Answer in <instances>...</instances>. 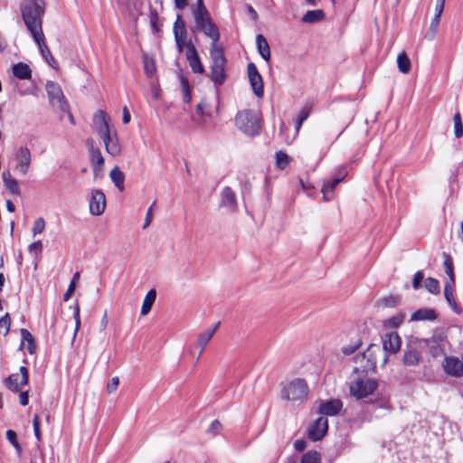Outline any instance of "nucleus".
Segmentation results:
<instances>
[{"label": "nucleus", "mask_w": 463, "mask_h": 463, "mask_svg": "<svg viewBox=\"0 0 463 463\" xmlns=\"http://www.w3.org/2000/svg\"><path fill=\"white\" fill-rule=\"evenodd\" d=\"M44 0H27L22 6V15L27 29H42Z\"/></svg>", "instance_id": "1"}, {"label": "nucleus", "mask_w": 463, "mask_h": 463, "mask_svg": "<svg viewBox=\"0 0 463 463\" xmlns=\"http://www.w3.org/2000/svg\"><path fill=\"white\" fill-rule=\"evenodd\" d=\"M235 125L247 136H258L260 131V113L252 109L239 111L235 117Z\"/></svg>", "instance_id": "2"}, {"label": "nucleus", "mask_w": 463, "mask_h": 463, "mask_svg": "<svg viewBox=\"0 0 463 463\" xmlns=\"http://www.w3.org/2000/svg\"><path fill=\"white\" fill-rule=\"evenodd\" d=\"M428 347V343L420 338L410 340L404 349L402 354V364L406 367H415L420 365L423 360V353Z\"/></svg>", "instance_id": "3"}, {"label": "nucleus", "mask_w": 463, "mask_h": 463, "mask_svg": "<svg viewBox=\"0 0 463 463\" xmlns=\"http://www.w3.org/2000/svg\"><path fill=\"white\" fill-rule=\"evenodd\" d=\"M380 352L377 345L371 344L362 354L354 357V373L366 375L368 373H374L376 369V353Z\"/></svg>", "instance_id": "4"}, {"label": "nucleus", "mask_w": 463, "mask_h": 463, "mask_svg": "<svg viewBox=\"0 0 463 463\" xmlns=\"http://www.w3.org/2000/svg\"><path fill=\"white\" fill-rule=\"evenodd\" d=\"M211 79L215 85H222L226 80V63L227 60L224 56L222 47L214 46L211 49Z\"/></svg>", "instance_id": "5"}, {"label": "nucleus", "mask_w": 463, "mask_h": 463, "mask_svg": "<svg viewBox=\"0 0 463 463\" xmlns=\"http://www.w3.org/2000/svg\"><path fill=\"white\" fill-rule=\"evenodd\" d=\"M308 394V385L304 379L297 378L287 383L282 391L281 396L287 401H303Z\"/></svg>", "instance_id": "6"}, {"label": "nucleus", "mask_w": 463, "mask_h": 463, "mask_svg": "<svg viewBox=\"0 0 463 463\" xmlns=\"http://www.w3.org/2000/svg\"><path fill=\"white\" fill-rule=\"evenodd\" d=\"M377 387V381L371 378H357L349 383L350 394L357 400L364 399L373 394Z\"/></svg>", "instance_id": "7"}, {"label": "nucleus", "mask_w": 463, "mask_h": 463, "mask_svg": "<svg viewBox=\"0 0 463 463\" xmlns=\"http://www.w3.org/2000/svg\"><path fill=\"white\" fill-rule=\"evenodd\" d=\"M45 88L50 102L52 105H56L61 111H67L69 109V105L60 85L54 81L49 80L47 81Z\"/></svg>", "instance_id": "8"}, {"label": "nucleus", "mask_w": 463, "mask_h": 463, "mask_svg": "<svg viewBox=\"0 0 463 463\" xmlns=\"http://www.w3.org/2000/svg\"><path fill=\"white\" fill-rule=\"evenodd\" d=\"M383 349L384 351L383 364L388 361V354H396L401 349L402 339L398 333H386L382 336Z\"/></svg>", "instance_id": "9"}, {"label": "nucleus", "mask_w": 463, "mask_h": 463, "mask_svg": "<svg viewBox=\"0 0 463 463\" xmlns=\"http://www.w3.org/2000/svg\"><path fill=\"white\" fill-rule=\"evenodd\" d=\"M15 170L25 175L32 163V154L27 146H20L14 153Z\"/></svg>", "instance_id": "10"}, {"label": "nucleus", "mask_w": 463, "mask_h": 463, "mask_svg": "<svg viewBox=\"0 0 463 463\" xmlns=\"http://www.w3.org/2000/svg\"><path fill=\"white\" fill-rule=\"evenodd\" d=\"M21 381L18 383V374L12 373L4 380L5 386L13 392H18L20 389L28 384L29 371L25 366H21L20 369Z\"/></svg>", "instance_id": "11"}, {"label": "nucleus", "mask_w": 463, "mask_h": 463, "mask_svg": "<svg viewBox=\"0 0 463 463\" xmlns=\"http://www.w3.org/2000/svg\"><path fill=\"white\" fill-rule=\"evenodd\" d=\"M32 36L38 45L40 52L43 58L46 61V62L52 66V68H56L57 62L53 56L52 55L47 44L45 43V37L43 31H30Z\"/></svg>", "instance_id": "12"}, {"label": "nucleus", "mask_w": 463, "mask_h": 463, "mask_svg": "<svg viewBox=\"0 0 463 463\" xmlns=\"http://www.w3.org/2000/svg\"><path fill=\"white\" fill-rule=\"evenodd\" d=\"M347 172L345 167L336 170L335 176L323 184L321 192L325 201H330L334 196L335 188L345 179Z\"/></svg>", "instance_id": "13"}, {"label": "nucleus", "mask_w": 463, "mask_h": 463, "mask_svg": "<svg viewBox=\"0 0 463 463\" xmlns=\"http://www.w3.org/2000/svg\"><path fill=\"white\" fill-rule=\"evenodd\" d=\"M248 78L254 94L261 98L264 93L263 80L260 74L257 66L253 62H250L247 66Z\"/></svg>", "instance_id": "14"}, {"label": "nucleus", "mask_w": 463, "mask_h": 463, "mask_svg": "<svg viewBox=\"0 0 463 463\" xmlns=\"http://www.w3.org/2000/svg\"><path fill=\"white\" fill-rule=\"evenodd\" d=\"M328 420L325 417L317 419L307 430V437L312 441L320 440L327 432Z\"/></svg>", "instance_id": "15"}, {"label": "nucleus", "mask_w": 463, "mask_h": 463, "mask_svg": "<svg viewBox=\"0 0 463 463\" xmlns=\"http://www.w3.org/2000/svg\"><path fill=\"white\" fill-rule=\"evenodd\" d=\"M442 367L449 376L458 378L463 375V361L458 357L445 355Z\"/></svg>", "instance_id": "16"}, {"label": "nucleus", "mask_w": 463, "mask_h": 463, "mask_svg": "<svg viewBox=\"0 0 463 463\" xmlns=\"http://www.w3.org/2000/svg\"><path fill=\"white\" fill-rule=\"evenodd\" d=\"M106 197L101 190H93L90 200V212L92 215L99 216L104 213Z\"/></svg>", "instance_id": "17"}, {"label": "nucleus", "mask_w": 463, "mask_h": 463, "mask_svg": "<svg viewBox=\"0 0 463 463\" xmlns=\"http://www.w3.org/2000/svg\"><path fill=\"white\" fill-rule=\"evenodd\" d=\"M194 17L197 29H215L210 17V14L204 5L196 6L194 10Z\"/></svg>", "instance_id": "18"}, {"label": "nucleus", "mask_w": 463, "mask_h": 463, "mask_svg": "<svg viewBox=\"0 0 463 463\" xmlns=\"http://www.w3.org/2000/svg\"><path fill=\"white\" fill-rule=\"evenodd\" d=\"M100 137L104 142L107 153H109L112 156H117L120 154L121 147L118 142L117 132L115 130H110L106 134L100 136Z\"/></svg>", "instance_id": "19"}, {"label": "nucleus", "mask_w": 463, "mask_h": 463, "mask_svg": "<svg viewBox=\"0 0 463 463\" xmlns=\"http://www.w3.org/2000/svg\"><path fill=\"white\" fill-rule=\"evenodd\" d=\"M343 408V402L339 399L323 401L319 404L318 413L325 416H335Z\"/></svg>", "instance_id": "20"}, {"label": "nucleus", "mask_w": 463, "mask_h": 463, "mask_svg": "<svg viewBox=\"0 0 463 463\" xmlns=\"http://www.w3.org/2000/svg\"><path fill=\"white\" fill-rule=\"evenodd\" d=\"M92 128L99 137L111 130L103 110H98L93 115Z\"/></svg>", "instance_id": "21"}, {"label": "nucleus", "mask_w": 463, "mask_h": 463, "mask_svg": "<svg viewBox=\"0 0 463 463\" xmlns=\"http://www.w3.org/2000/svg\"><path fill=\"white\" fill-rule=\"evenodd\" d=\"M219 326H220V322H217L212 327L208 328L207 330H205L204 332L201 333L198 335V338H197V341H196V344H195V345L197 347H199V353H198V355L196 356V359H195L196 362L200 359V357H201V355H202L205 346L207 345L209 341L212 339V337L215 334V332H216L217 328L219 327Z\"/></svg>", "instance_id": "22"}, {"label": "nucleus", "mask_w": 463, "mask_h": 463, "mask_svg": "<svg viewBox=\"0 0 463 463\" xmlns=\"http://www.w3.org/2000/svg\"><path fill=\"white\" fill-rule=\"evenodd\" d=\"M185 57L189 62V66L194 73H203L204 71L203 66L194 44H191L188 50L185 51Z\"/></svg>", "instance_id": "23"}, {"label": "nucleus", "mask_w": 463, "mask_h": 463, "mask_svg": "<svg viewBox=\"0 0 463 463\" xmlns=\"http://www.w3.org/2000/svg\"><path fill=\"white\" fill-rule=\"evenodd\" d=\"M13 74L19 80H30L32 78V71L28 64L17 62L12 67Z\"/></svg>", "instance_id": "24"}, {"label": "nucleus", "mask_w": 463, "mask_h": 463, "mask_svg": "<svg viewBox=\"0 0 463 463\" xmlns=\"http://www.w3.org/2000/svg\"><path fill=\"white\" fill-rule=\"evenodd\" d=\"M437 318V313L432 308H420L416 310L411 317L412 321L429 320L433 321Z\"/></svg>", "instance_id": "25"}, {"label": "nucleus", "mask_w": 463, "mask_h": 463, "mask_svg": "<svg viewBox=\"0 0 463 463\" xmlns=\"http://www.w3.org/2000/svg\"><path fill=\"white\" fill-rule=\"evenodd\" d=\"M221 195V204L222 206L228 207L231 210H234L236 208V195L231 187H224Z\"/></svg>", "instance_id": "26"}, {"label": "nucleus", "mask_w": 463, "mask_h": 463, "mask_svg": "<svg viewBox=\"0 0 463 463\" xmlns=\"http://www.w3.org/2000/svg\"><path fill=\"white\" fill-rule=\"evenodd\" d=\"M176 47L179 52H182L184 49L188 50L192 43V40L187 38V31H174Z\"/></svg>", "instance_id": "27"}, {"label": "nucleus", "mask_w": 463, "mask_h": 463, "mask_svg": "<svg viewBox=\"0 0 463 463\" xmlns=\"http://www.w3.org/2000/svg\"><path fill=\"white\" fill-rule=\"evenodd\" d=\"M256 44L260 55L266 61L270 60V49L266 38L262 34L256 36Z\"/></svg>", "instance_id": "28"}, {"label": "nucleus", "mask_w": 463, "mask_h": 463, "mask_svg": "<svg viewBox=\"0 0 463 463\" xmlns=\"http://www.w3.org/2000/svg\"><path fill=\"white\" fill-rule=\"evenodd\" d=\"M5 188L14 195H20L21 191L18 181L13 178L9 172H4L2 175Z\"/></svg>", "instance_id": "29"}, {"label": "nucleus", "mask_w": 463, "mask_h": 463, "mask_svg": "<svg viewBox=\"0 0 463 463\" xmlns=\"http://www.w3.org/2000/svg\"><path fill=\"white\" fill-rule=\"evenodd\" d=\"M156 291L155 288H152L146 293V295L143 300L142 307H141V315L142 316H146L151 311V308L156 301Z\"/></svg>", "instance_id": "30"}, {"label": "nucleus", "mask_w": 463, "mask_h": 463, "mask_svg": "<svg viewBox=\"0 0 463 463\" xmlns=\"http://www.w3.org/2000/svg\"><path fill=\"white\" fill-rule=\"evenodd\" d=\"M21 336H22V342L20 345V348L23 347L24 343L27 342V351L30 354H33L36 351V345L34 343V338L33 335L25 328L21 329Z\"/></svg>", "instance_id": "31"}, {"label": "nucleus", "mask_w": 463, "mask_h": 463, "mask_svg": "<svg viewBox=\"0 0 463 463\" xmlns=\"http://www.w3.org/2000/svg\"><path fill=\"white\" fill-rule=\"evenodd\" d=\"M109 176L115 186L122 192L124 190L125 175L118 166H115L109 173Z\"/></svg>", "instance_id": "32"}, {"label": "nucleus", "mask_w": 463, "mask_h": 463, "mask_svg": "<svg viewBox=\"0 0 463 463\" xmlns=\"http://www.w3.org/2000/svg\"><path fill=\"white\" fill-rule=\"evenodd\" d=\"M144 71L148 78H153L156 71L155 59L147 53L143 54Z\"/></svg>", "instance_id": "33"}, {"label": "nucleus", "mask_w": 463, "mask_h": 463, "mask_svg": "<svg viewBox=\"0 0 463 463\" xmlns=\"http://www.w3.org/2000/svg\"><path fill=\"white\" fill-rule=\"evenodd\" d=\"M178 78L183 91V100L184 103H190L192 100V96L190 91L189 81L182 72L178 73Z\"/></svg>", "instance_id": "34"}, {"label": "nucleus", "mask_w": 463, "mask_h": 463, "mask_svg": "<svg viewBox=\"0 0 463 463\" xmlns=\"http://www.w3.org/2000/svg\"><path fill=\"white\" fill-rule=\"evenodd\" d=\"M445 0H436L435 14L430 22V29H436L439 24L440 16L443 13Z\"/></svg>", "instance_id": "35"}, {"label": "nucleus", "mask_w": 463, "mask_h": 463, "mask_svg": "<svg viewBox=\"0 0 463 463\" xmlns=\"http://www.w3.org/2000/svg\"><path fill=\"white\" fill-rule=\"evenodd\" d=\"M398 69L402 73H408L411 70V61L405 52H401L397 57Z\"/></svg>", "instance_id": "36"}, {"label": "nucleus", "mask_w": 463, "mask_h": 463, "mask_svg": "<svg viewBox=\"0 0 463 463\" xmlns=\"http://www.w3.org/2000/svg\"><path fill=\"white\" fill-rule=\"evenodd\" d=\"M90 161L93 169H96V166H100L104 164V157L99 147H90Z\"/></svg>", "instance_id": "37"}, {"label": "nucleus", "mask_w": 463, "mask_h": 463, "mask_svg": "<svg viewBox=\"0 0 463 463\" xmlns=\"http://www.w3.org/2000/svg\"><path fill=\"white\" fill-rule=\"evenodd\" d=\"M443 257H444V269H445V272L446 274L448 275L449 277V282L451 283H455V275H454V268H453V261H452V259L451 257L447 254V253H443Z\"/></svg>", "instance_id": "38"}, {"label": "nucleus", "mask_w": 463, "mask_h": 463, "mask_svg": "<svg viewBox=\"0 0 463 463\" xmlns=\"http://www.w3.org/2000/svg\"><path fill=\"white\" fill-rule=\"evenodd\" d=\"M300 463H321V455L316 450H309L303 454Z\"/></svg>", "instance_id": "39"}, {"label": "nucleus", "mask_w": 463, "mask_h": 463, "mask_svg": "<svg viewBox=\"0 0 463 463\" xmlns=\"http://www.w3.org/2000/svg\"><path fill=\"white\" fill-rule=\"evenodd\" d=\"M324 13L322 10L307 11L302 17V21L305 23H314L322 20Z\"/></svg>", "instance_id": "40"}, {"label": "nucleus", "mask_w": 463, "mask_h": 463, "mask_svg": "<svg viewBox=\"0 0 463 463\" xmlns=\"http://www.w3.org/2000/svg\"><path fill=\"white\" fill-rule=\"evenodd\" d=\"M290 162V157L283 151L279 150L276 153V165L279 169L284 170Z\"/></svg>", "instance_id": "41"}, {"label": "nucleus", "mask_w": 463, "mask_h": 463, "mask_svg": "<svg viewBox=\"0 0 463 463\" xmlns=\"http://www.w3.org/2000/svg\"><path fill=\"white\" fill-rule=\"evenodd\" d=\"M425 288L433 295H438L440 291L439 281L434 278H428L424 283Z\"/></svg>", "instance_id": "42"}, {"label": "nucleus", "mask_w": 463, "mask_h": 463, "mask_svg": "<svg viewBox=\"0 0 463 463\" xmlns=\"http://www.w3.org/2000/svg\"><path fill=\"white\" fill-rule=\"evenodd\" d=\"M454 135L457 138L463 137V124L459 112H456L453 117Z\"/></svg>", "instance_id": "43"}, {"label": "nucleus", "mask_w": 463, "mask_h": 463, "mask_svg": "<svg viewBox=\"0 0 463 463\" xmlns=\"http://www.w3.org/2000/svg\"><path fill=\"white\" fill-rule=\"evenodd\" d=\"M430 350V354L433 358H438L442 355L445 356V349L443 345L428 343V347Z\"/></svg>", "instance_id": "44"}, {"label": "nucleus", "mask_w": 463, "mask_h": 463, "mask_svg": "<svg viewBox=\"0 0 463 463\" xmlns=\"http://www.w3.org/2000/svg\"><path fill=\"white\" fill-rule=\"evenodd\" d=\"M6 439L9 440V442L15 448L17 452L20 454L22 451V448L18 442L16 432L12 430H8L6 431Z\"/></svg>", "instance_id": "45"}, {"label": "nucleus", "mask_w": 463, "mask_h": 463, "mask_svg": "<svg viewBox=\"0 0 463 463\" xmlns=\"http://www.w3.org/2000/svg\"><path fill=\"white\" fill-rule=\"evenodd\" d=\"M404 316L402 314L393 316L385 321V325L393 328L399 327L403 322Z\"/></svg>", "instance_id": "46"}, {"label": "nucleus", "mask_w": 463, "mask_h": 463, "mask_svg": "<svg viewBox=\"0 0 463 463\" xmlns=\"http://www.w3.org/2000/svg\"><path fill=\"white\" fill-rule=\"evenodd\" d=\"M44 228L45 221L43 218L40 217L34 221L32 232L35 236L36 234L42 233L44 231Z\"/></svg>", "instance_id": "47"}, {"label": "nucleus", "mask_w": 463, "mask_h": 463, "mask_svg": "<svg viewBox=\"0 0 463 463\" xmlns=\"http://www.w3.org/2000/svg\"><path fill=\"white\" fill-rule=\"evenodd\" d=\"M222 428V423L218 420H214L211 422L206 432L212 436H216L220 433Z\"/></svg>", "instance_id": "48"}, {"label": "nucleus", "mask_w": 463, "mask_h": 463, "mask_svg": "<svg viewBox=\"0 0 463 463\" xmlns=\"http://www.w3.org/2000/svg\"><path fill=\"white\" fill-rule=\"evenodd\" d=\"M454 283H451L449 281H446L444 286V298L447 300V302H451L454 299L453 297V288L452 285Z\"/></svg>", "instance_id": "49"}, {"label": "nucleus", "mask_w": 463, "mask_h": 463, "mask_svg": "<svg viewBox=\"0 0 463 463\" xmlns=\"http://www.w3.org/2000/svg\"><path fill=\"white\" fill-rule=\"evenodd\" d=\"M427 343L443 345L446 342V335L443 333H439L433 335V336L430 339H424Z\"/></svg>", "instance_id": "50"}, {"label": "nucleus", "mask_w": 463, "mask_h": 463, "mask_svg": "<svg viewBox=\"0 0 463 463\" xmlns=\"http://www.w3.org/2000/svg\"><path fill=\"white\" fill-rule=\"evenodd\" d=\"M361 344H362V342L360 340H358L354 345H345L342 347V352L345 355H350V354H354L359 348Z\"/></svg>", "instance_id": "51"}, {"label": "nucleus", "mask_w": 463, "mask_h": 463, "mask_svg": "<svg viewBox=\"0 0 463 463\" xmlns=\"http://www.w3.org/2000/svg\"><path fill=\"white\" fill-rule=\"evenodd\" d=\"M11 326V318L8 313L0 318V328H5V335L9 333Z\"/></svg>", "instance_id": "52"}, {"label": "nucleus", "mask_w": 463, "mask_h": 463, "mask_svg": "<svg viewBox=\"0 0 463 463\" xmlns=\"http://www.w3.org/2000/svg\"><path fill=\"white\" fill-rule=\"evenodd\" d=\"M33 425L34 436H35L36 439L38 441H40L42 439L41 430H40V419H39V416L36 414L33 416Z\"/></svg>", "instance_id": "53"}, {"label": "nucleus", "mask_w": 463, "mask_h": 463, "mask_svg": "<svg viewBox=\"0 0 463 463\" xmlns=\"http://www.w3.org/2000/svg\"><path fill=\"white\" fill-rule=\"evenodd\" d=\"M423 279H424V274L422 271L419 270L414 274L413 279H412V287L414 289H418L420 288L421 281Z\"/></svg>", "instance_id": "54"}, {"label": "nucleus", "mask_w": 463, "mask_h": 463, "mask_svg": "<svg viewBox=\"0 0 463 463\" xmlns=\"http://www.w3.org/2000/svg\"><path fill=\"white\" fill-rule=\"evenodd\" d=\"M118 384H119V379L118 377H113L109 383H108V385H107V391L109 393H112L113 392H115L118 387Z\"/></svg>", "instance_id": "55"}, {"label": "nucleus", "mask_w": 463, "mask_h": 463, "mask_svg": "<svg viewBox=\"0 0 463 463\" xmlns=\"http://www.w3.org/2000/svg\"><path fill=\"white\" fill-rule=\"evenodd\" d=\"M43 250V243L41 241H37L35 242H33L30 246H29V251L31 253H35L36 255L41 253Z\"/></svg>", "instance_id": "56"}, {"label": "nucleus", "mask_w": 463, "mask_h": 463, "mask_svg": "<svg viewBox=\"0 0 463 463\" xmlns=\"http://www.w3.org/2000/svg\"><path fill=\"white\" fill-rule=\"evenodd\" d=\"M73 317H74V319H75V330H74V334H73V339L72 341H74L75 337H76V335H77V332L80 328V309L79 307H77L74 313H73Z\"/></svg>", "instance_id": "57"}, {"label": "nucleus", "mask_w": 463, "mask_h": 463, "mask_svg": "<svg viewBox=\"0 0 463 463\" xmlns=\"http://www.w3.org/2000/svg\"><path fill=\"white\" fill-rule=\"evenodd\" d=\"M308 116H309V109H303L300 111L299 117H298V123H297V129H299V128L301 127L302 123L308 118Z\"/></svg>", "instance_id": "58"}, {"label": "nucleus", "mask_w": 463, "mask_h": 463, "mask_svg": "<svg viewBox=\"0 0 463 463\" xmlns=\"http://www.w3.org/2000/svg\"><path fill=\"white\" fill-rule=\"evenodd\" d=\"M206 34L212 38L213 40V45L212 49L214 48V46H217L216 43L218 42L220 38V31H204Z\"/></svg>", "instance_id": "59"}, {"label": "nucleus", "mask_w": 463, "mask_h": 463, "mask_svg": "<svg viewBox=\"0 0 463 463\" xmlns=\"http://www.w3.org/2000/svg\"><path fill=\"white\" fill-rule=\"evenodd\" d=\"M75 290L74 281H71L66 292L63 295V300L68 301L71 298V294Z\"/></svg>", "instance_id": "60"}, {"label": "nucleus", "mask_w": 463, "mask_h": 463, "mask_svg": "<svg viewBox=\"0 0 463 463\" xmlns=\"http://www.w3.org/2000/svg\"><path fill=\"white\" fill-rule=\"evenodd\" d=\"M306 447L307 442L304 439H297L294 442V449L298 452L305 450Z\"/></svg>", "instance_id": "61"}, {"label": "nucleus", "mask_w": 463, "mask_h": 463, "mask_svg": "<svg viewBox=\"0 0 463 463\" xmlns=\"http://www.w3.org/2000/svg\"><path fill=\"white\" fill-rule=\"evenodd\" d=\"M383 302L384 306L392 307L396 306L397 299L394 297H390V298H386L383 299Z\"/></svg>", "instance_id": "62"}, {"label": "nucleus", "mask_w": 463, "mask_h": 463, "mask_svg": "<svg viewBox=\"0 0 463 463\" xmlns=\"http://www.w3.org/2000/svg\"><path fill=\"white\" fill-rule=\"evenodd\" d=\"M19 399H20V403L23 406H26L28 404V402H29L28 392H21V393L19 395Z\"/></svg>", "instance_id": "63"}, {"label": "nucleus", "mask_w": 463, "mask_h": 463, "mask_svg": "<svg viewBox=\"0 0 463 463\" xmlns=\"http://www.w3.org/2000/svg\"><path fill=\"white\" fill-rule=\"evenodd\" d=\"M131 116L127 107H124L123 109V118L122 121L124 124H128L130 121Z\"/></svg>", "instance_id": "64"}]
</instances>
